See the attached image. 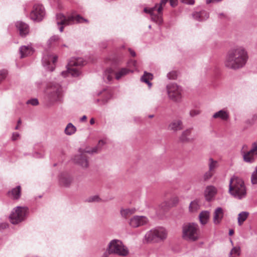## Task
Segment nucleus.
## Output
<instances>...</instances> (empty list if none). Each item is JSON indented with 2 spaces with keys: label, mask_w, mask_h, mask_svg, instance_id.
<instances>
[{
  "label": "nucleus",
  "mask_w": 257,
  "mask_h": 257,
  "mask_svg": "<svg viewBox=\"0 0 257 257\" xmlns=\"http://www.w3.org/2000/svg\"><path fill=\"white\" fill-rule=\"evenodd\" d=\"M76 131V128L72 123H69L64 131L65 134L68 136L74 134Z\"/></svg>",
  "instance_id": "obj_34"
},
{
  "label": "nucleus",
  "mask_w": 257,
  "mask_h": 257,
  "mask_svg": "<svg viewBox=\"0 0 257 257\" xmlns=\"http://www.w3.org/2000/svg\"><path fill=\"white\" fill-rule=\"evenodd\" d=\"M248 59V52L243 46H236L230 49L227 52L225 65L232 69H238L242 68Z\"/></svg>",
  "instance_id": "obj_1"
},
{
  "label": "nucleus",
  "mask_w": 257,
  "mask_h": 257,
  "mask_svg": "<svg viewBox=\"0 0 257 257\" xmlns=\"http://www.w3.org/2000/svg\"><path fill=\"white\" fill-rule=\"evenodd\" d=\"M254 152H251V150L245 153L242 151L241 154L243 156V160L247 163H252L255 160Z\"/></svg>",
  "instance_id": "obj_25"
},
{
  "label": "nucleus",
  "mask_w": 257,
  "mask_h": 257,
  "mask_svg": "<svg viewBox=\"0 0 257 257\" xmlns=\"http://www.w3.org/2000/svg\"><path fill=\"white\" fill-rule=\"evenodd\" d=\"M233 233H234V231H233V230L232 229L229 230V235H232L233 234Z\"/></svg>",
  "instance_id": "obj_57"
},
{
  "label": "nucleus",
  "mask_w": 257,
  "mask_h": 257,
  "mask_svg": "<svg viewBox=\"0 0 257 257\" xmlns=\"http://www.w3.org/2000/svg\"><path fill=\"white\" fill-rule=\"evenodd\" d=\"M27 104H31V105L33 106L37 105L39 104L38 100L36 98H33L30 99L27 101Z\"/></svg>",
  "instance_id": "obj_45"
},
{
  "label": "nucleus",
  "mask_w": 257,
  "mask_h": 257,
  "mask_svg": "<svg viewBox=\"0 0 257 257\" xmlns=\"http://www.w3.org/2000/svg\"><path fill=\"white\" fill-rule=\"evenodd\" d=\"M16 27L19 30L20 35L22 37H25L29 33V27L28 25L23 22H17Z\"/></svg>",
  "instance_id": "obj_19"
},
{
  "label": "nucleus",
  "mask_w": 257,
  "mask_h": 257,
  "mask_svg": "<svg viewBox=\"0 0 257 257\" xmlns=\"http://www.w3.org/2000/svg\"><path fill=\"white\" fill-rule=\"evenodd\" d=\"M65 74H66V72H62L61 73V74H62L63 76H64V77H65V76H65Z\"/></svg>",
  "instance_id": "obj_59"
},
{
  "label": "nucleus",
  "mask_w": 257,
  "mask_h": 257,
  "mask_svg": "<svg viewBox=\"0 0 257 257\" xmlns=\"http://www.w3.org/2000/svg\"><path fill=\"white\" fill-rule=\"evenodd\" d=\"M216 189L213 186H208L204 191V196L207 201H210L216 193Z\"/></svg>",
  "instance_id": "obj_21"
},
{
  "label": "nucleus",
  "mask_w": 257,
  "mask_h": 257,
  "mask_svg": "<svg viewBox=\"0 0 257 257\" xmlns=\"http://www.w3.org/2000/svg\"><path fill=\"white\" fill-rule=\"evenodd\" d=\"M20 137V135L18 133H13L12 137L13 141L17 140Z\"/></svg>",
  "instance_id": "obj_48"
},
{
  "label": "nucleus",
  "mask_w": 257,
  "mask_h": 257,
  "mask_svg": "<svg viewBox=\"0 0 257 257\" xmlns=\"http://www.w3.org/2000/svg\"><path fill=\"white\" fill-rule=\"evenodd\" d=\"M153 117H154V115H153V114H151V115H149V118H153Z\"/></svg>",
  "instance_id": "obj_60"
},
{
  "label": "nucleus",
  "mask_w": 257,
  "mask_h": 257,
  "mask_svg": "<svg viewBox=\"0 0 257 257\" xmlns=\"http://www.w3.org/2000/svg\"><path fill=\"white\" fill-rule=\"evenodd\" d=\"M228 193L238 200L245 198L247 192L244 181L235 175L231 177L229 180Z\"/></svg>",
  "instance_id": "obj_2"
},
{
  "label": "nucleus",
  "mask_w": 257,
  "mask_h": 257,
  "mask_svg": "<svg viewBox=\"0 0 257 257\" xmlns=\"http://www.w3.org/2000/svg\"><path fill=\"white\" fill-rule=\"evenodd\" d=\"M128 51L130 52V54L133 57H135L136 56V54L135 52L133 50H132V49L129 48L128 49Z\"/></svg>",
  "instance_id": "obj_52"
},
{
  "label": "nucleus",
  "mask_w": 257,
  "mask_h": 257,
  "mask_svg": "<svg viewBox=\"0 0 257 257\" xmlns=\"http://www.w3.org/2000/svg\"><path fill=\"white\" fill-rule=\"evenodd\" d=\"M240 253V248L239 246H235L232 248L231 250L229 257H235L238 256Z\"/></svg>",
  "instance_id": "obj_38"
},
{
  "label": "nucleus",
  "mask_w": 257,
  "mask_h": 257,
  "mask_svg": "<svg viewBox=\"0 0 257 257\" xmlns=\"http://www.w3.org/2000/svg\"><path fill=\"white\" fill-rule=\"evenodd\" d=\"M59 40V37L58 36H53L48 41L47 44L49 47L55 46L57 45Z\"/></svg>",
  "instance_id": "obj_37"
},
{
  "label": "nucleus",
  "mask_w": 257,
  "mask_h": 257,
  "mask_svg": "<svg viewBox=\"0 0 257 257\" xmlns=\"http://www.w3.org/2000/svg\"><path fill=\"white\" fill-rule=\"evenodd\" d=\"M177 75V72L176 71H172L167 74V77L169 79H175Z\"/></svg>",
  "instance_id": "obj_43"
},
{
  "label": "nucleus",
  "mask_w": 257,
  "mask_h": 257,
  "mask_svg": "<svg viewBox=\"0 0 257 257\" xmlns=\"http://www.w3.org/2000/svg\"><path fill=\"white\" fill-rule=\"evenodd\" d=\"M182 3L189 4L193 5L194 4V0H181Z\"/></svg>",
  "instance_id": "obj_49"
},
{
  "label": "nucleus",
  "mask_w": 257,
  "mask_h": 257,
  "mask_svg": "<svg viewBox=\"0 0 257 257\" xmlns=\"http://www.w3.org/2000/svg\"><path fill=\"white\" fill-rule=\"evenodd\" d=\"M110 250L113 254L120 256H126L129 254L128 248L122 241L117 239L111 240L108 244Z\"/></svg>",
  "instance_id": "obj_7"
},
{
  "label": "nucleus",
  "mask_w": 257,
  "mask_h": 257,
  "mask_svg": "<svg viewBox=\"0 0 257 257\" xmlns=\"http://www.w3.org/2000/svg\"><path fill=\"white\" fill-rule=\"evenodd\" d=\"M56 22L58 25H61L59 27V31L61 32L63 31V26L72 25L75 23H81L83 22L88 23V20L82 17L79 15L76 16H69L66 17L62 14H58L56 16Z\"/></svg>",
  "instance_id": "obj_5"
},
{
  "label": "nucleus",
  "mask_w": 257,
  "mask_h": 257,
  "mask_svg": "<svg viewBox=\"0 0 257 257\" xmlns=\"http://www.w3.org/2000/svg\"><path fill=\"white\" fill-rule=\"evenodd\" d=\"M47 98L49 105L62 101L63 91L61 86L55 82L51 83L46 91Z\"/></svg>",
  "instance_id": "obj_4"
},
{
  "label": "nucleus",
  "mask_w": 257,
  "mask_h": 257,
  "mask_svg": "<svg viewBox=\"0 0 257 257\" xmlns=\"http://www.w3.org/2000/svg\"><path fill=\"white\" fill-rule=\"evenodd\" d=\"M87 118V117L86 115H83L81 118H80V120L81 121H84L85 120H86Z\"/></svg>",
  "instance_id": "obj_54"
},
{
  "label": "nucleus",
  "mask_w": 257,
  "mask_h": 257,
  "mask_svg": "<svg viewBox=\"0 0 257 257\" xmlns=\"http://www.w3.org/2000/svg\"><path fill=\"white\" fill-rule=\"evenodd\" d=\"M148 221V218L145 216L135 215L130 219L128 223L131 227L137 228L147 224Z\"/></svg>",
  "instance_id": "obj_14"
},
{
  "label": "nucleus",
  "mask_w": 257,
  "mask_h": 257,
  "mask_svg": "<svg viewBox=\"0 0 257 257\" xmlns=\"http://www.w3.org/2000/svg\"><path fill=\"white\" fill-rule=\"evenodd\" d=\"M21 122H21V120L20 119H19V120H18V125H20V124H21Z\"/></svg>",
  "instance_id": "obj_58"
},
{
  "label": "nucleus",
  "mask_w": 257,
  "mask_h": 257,
  "mask_svg": "<svg viewBox=\"0 0 257 257\" xmlns=\"http://www.w3.org/2000/svg\"><path fill=\"white\" fill-rule=\"evenodd\" d=\"M111 94L110 93H108L106 98L102 100L103 103L107 102V101L111 98Z\"/></svg>",
  "instance_id": "obj_51"
},
{
  "label": "nucleus",
  "mask_w": 257,
  "mask_h": 257,
  "mask_svg": "<svg viewBox=\"0 0 257 257\" xmlns=\"http://www.w3.org/2000/svg\"><path fill=\"white\" fill-rule=\"evenodd\" d=\"M183 128V123L181 119H174L169 123L167 129L173 133L181 131Z\"/></svg>",
  "instance_id": "obj_16"
},
{
  "label": "nucleus",
  "mask_w": 257,
  "mask_h": 257,
  "mask_svg": "<svg viewBox=\"0 0 257 257\" xmlns=\"http://www.w3.org/2000/svg\"><path fill=\"white\" fill-rule=\"evenodd\" d=\"M210 213L208 211H203L200 212L199 218L200 223L204 225L207 223L209 218Z\"/></svg>",
  "instance_id": "obj_30"
},
{
  "label": "nucleus",
  "mask_w": 257,
  "mask_h": 257,
  "mask_svg": "<svg viewBox=\"0 0 257 257\" xmlns=\"http://www.w3.org/2000/svg\"><path fill=\"white\" fill-rule=\"evenodd\" d=\"M130 72V70L125 68H121L117 72H115L112 68H109L104 71L103 79L107 83L110 82L114 76L116 79L119 80L122 77L128 74Z\"/></svg>",
  "instance_id": "obj_8"
},
{
  "label": "nucleus",
  "mask_w": 257,
  "mask_h": 257,
  "mask_svg": "<svg viewBox=\"0 0 257 257\" xmlns=\"http://www.w3.org/2000/svg\"><path fill=\"white\" fill-rule=\"evenodd\" d=\"M110 249L108 245H107V246L106 249V251L103 253L102 257H108L110 254H113L112 252H111V251H109Z\"/></svg>",
  "instance_id": "obj_46"
},
{
  "label": "nucleus",
  "mask_w": 257,
  "mask_h": 257,
  "mask_svg": "<svg viewBox=\"0 0 257 257\" xmlns=\"http://www.w3.org/2000/svg\"><path fill=\"white\" fill-rule=\"evenodd\" d=\"M249 215V213L246 211H242L239 213L238 215V224L239 225H241L242 224L243 222L246 219L248 216Z\"/></svg>",
  "instance_id": "obj_35"
},
{
  "label": "nucleus",
  "mask_w": 257,
  "mask_h": 257,
  "mask_svg": "<svg viewBox=\"0 0 257 257\" xmlns=\"http://www.w3.org/2000/svg\"><path fill=\"white\" fill-rule=\"evenodd\" d=\"M193 17L198 21H202L207 20L209 18V13L205 11H201L193 13Z\"/></svg>",
  "instance_id": "obj_23"
},
{
  "label": "nucleus",
  "mask_w": 257,
  "mask_h": 257,
  "mask_svg": "<svg viewBox=\"0 0 257 257\" xmlns=\"http://www.w3.org/2000/svg\"><path fill=\"white\" fill-rule=\"evenodd\" d=\"M200 113V111L197 109L191 110L190 111V115L191 116L193 117L198 115Z\"/></svg>",
  "instance_id": "obj_47"
},
{
  "label": "nucleus",
  "mask_w": 257,
  "mask_h": 257,
  "mask_svg": "<svg viewBox=\"0 0 257 257\" xmlns=\"http://www.w3.org/2000/svg\"><path fill=\"white\" fill-rule=\"evenodd\" d=\"M85 62L81 58H72L68 64L67 71L73 77H77L80 75L81 72L79 68L76 66H81L85 65Z\"/></svg>",
  "instance_id": "obj_9"
},
{
  "label": "nucleus",
  "mask_w": 257,
  "mask_h": 257,
  "mask_svg": "<svg viewBox=\"0 0 257 257\" xmlns=\"http://www.w3.org/2000/svg\"><path fill=\"white\" fill-rule=\"evenodd\" d=\"M19 129V125H17L16 127H15V130H18Z\"/></svg>",
  "instance_id": "obj_61"
},
{
  "label": "nucleus",
  "mask_w": 257,
  "mask_h": 257,
  "mask_svg": "<svg viewBox=\"0 0 257 257\" xmlns=\"http://www.w3.org/2000/svg\"><path fill=\"white\" fill-rule=\"evenodd\" d=\"M7 75V71L5 70L0 71V83L5 79Z\"/></svg>",
  "instance_id": "obj_44"
},
{
  "label": "nucleus",
  "mask_w": 257,
  "mask_h": 257,
  "mask_svg": "<svg viewBox=\"0 0 257 257\" xmlns=\"http://www.w3.org/2000/svg\"><path fill=\"white\" fill-rule=\"evenodd\" d=\"M168 1L170 2V5L172 7H175L177 5V0H161L158 7L156 6L151 8H145L144 9V12L150 15L151 19L152 21L161 25L163 23L162 11L163 7Z\"/></svg>",
  "instance_id": "obj_3"
},
{
  "label": "nucleus",
  "mask_w": 257,
  "mask_h": 257,
  "mask_svg": "<svg viewBox=\"0 0 257 257\" xmlns=\"http://www.w3.org/2000/svg\"><path fill=\"white\" fill-rule=\"evenodd\" d=\"M251 182L252 185L257 184V166L251 176Z\"/></svg>",
  "instance_id": "obj_39"
},
{
  "label": "nucleus",
  "mask_w": 257,
  "mask_h": 257,
  "mask_svg": "<svg viewBox=\"0 0 257 257\" xmlns=\"http://www.w3.org/2000/svg\"><path fill=\"white\" fill-rule=\"evenodd\" d=\"M252 120H257V114H254L252 116Z\"/></svg>",
  "instance_id": "obj_55"
},
{
  "label": "nucleus",
  "mask_w": 257,
  "mask_h": 257,
  "mask_svg": "<svg viewBox=\"0 0 257 257\" xmlns=\"http://www.w3.org/2000/svg\"><path fill=\"white\" fill-rule=\"evenodd\" d=\"M136 209L134 208L121 209L120 210L121 216L126 219L130 216L135 213Z\"/></svg>",
  "instance_id": "obj_32"
},
{
  "label": "nucleus",
  "mask_w": 257,
  "mask_h": 257,
  "mask_svg": "<svg viewBox=\"0 0 257 257\" xmlns=\"http://www.w3.org/2000/svg\"><path fill=\"white\" fill-rule=\"evenodd\" d=\"M73 181V177L67 173H61L59 176V183L61 186L69 187Z\"/></svg>",
  "instance_id": "obj_17"
},
{
  "label": "nucleus",
  "mask_w": 257,
  "mask_h": 257,
  "mask_svg": "<svg viewBox=\"0 0 257 257\" xmlns=\"http://www.w3.org/2000/svg\"><path fill=\"white\" fill-rule=\"evenodd\" d=\"M219 15L221 16H222L223 15V14H220Z\"/></svg>",
  "instance_id": "obj_62"
},
{
  "label": "nucleus",
  "mask_w": 257,
  "mask_h": 257,
  "mask_svg": "<svg viewBox=\"0 0 257 257\" xmlns=\"http://www.w3.org/2000/svg\"><path fill=\"white\" fill-rule=\"evenodd\" d=\"M57 56H52L51 55H48L47 56L44 55L42 58V63L44 66H47L46 69L53 71L54 70L53 66H49L50 62L52 61L53 63H55L57 60Z\"/></svg>",
  "instance_id": "obj_18"
},
{
  "label": "nucleus",
  "mask_w": 257,
  "mask_h": 257,
  "mask_svg": "<svg viewBox=\"0 0 257 257\" xmlns=\"http://www.w3.org/2000/svg\"><path fill=\"white\" fill-rule=\"evenodd\" d=\"M212 117L214 118H220L222 120H226L229 117V113L226 110L221 109L215 112Z\"/></svg>",
  "instance_id": "obj_26"
},
{
  "label": "nucleus",
  "mask_w": 257,
  "mask_h": 257,
  "mask_svg": "<svg viewBox=\"0 0 257 257\" xmlns=\"http://www.w3.org/2000/svg\"><path fill=\"white\" fill-rule=\"evenodd\" d=\"M208 170L215 173L216 169L219 167V164L217 161L210 158L208 161Z\"/></svg>",
  "instance_id": "obj_28"
},
{
  "label": "nucleus",
  "mask_w": 257,
  "mask_h": 257,
  "mask_svg": "<svg viewBox=\"0 0 257 257\" xmlns=\"http://www.w3.org/2000/svg\"><path fill=\"white\" fill-rule=\"evenodd\" d=\"M214 174V173L208 170L203 176V179L204 181L209 180Z\"/></svg>",
  "instance_id": "obj_40"
},
{
  "label": "nucleus",
  "mask_w": 257,
  "mask_h": 257,
  "mask_svg": "<svg viewBox=\"0 0 257 257\" xmlns=\"http://www.w3.org/2000/svg\"><path fill=\"white\" fill-rule=\"evenodd\" d=\"M106 143L105 141L103 140H99L98 145L91 149L86 151L88 154H93L94 153H98L101 150V147Z\"/></svg>",
  "instance_id": "obj_29"
},
{
  "label": "nucleus",
  "mask_w": 257,
  "mask_h": 257,
  "mask_svg": "<svg viewBox=\"0 0 257 257\" xmlns=\"http://www.w3.org/2000/svg\"><path fill=\"white\" fill-rule=\"evenodd\" d=\"M224 212L221 207L216 208L213 213V221L215 224H218L221 221L223 217Z\"/></svg>",
  "instance_id": "obj_20"
},
{
  "label": "nucleus",
  "mask_w": 257,
  "mask_h": 257,
  "mask_svg": "<svg viewBox=\"0 0 257 257\" xmlns=\"http://www.w3.org/2000/svg\"><path fill=\"white\" fill-rule=\"evenodd\" d=\"M169 97L174 101H179L182 97V88L175 83L167 86Z\"/></svg>",
  "instance_id": "obj_11"
},
{
  "label": "nucleus",
  "mask_w": 257,
  "mask_h": 257,
  "mask_svg": "<svg viewBox=\"0 0 257 257\" xmlns=\"http://www.w3.org/2000/svg\"><path fill=\"white\" fill-rule=\"evenodd\" d=\"M128 65L130 66H133L134 67H136L137 65V61L133 60H131L128 62Z\"/></svg>",
  "instance_id": "obj_50"
},
{
  "label": "nucleus",
  "mask_w": 257,
  "mask_h": 257,
  "mask_svg": "<svg viewBox=\"0 0 257 257\" xmlns=\"http://www.w3.org/2000/svg\"><path fill=\"white\" fill-rule=\"evenodd\" d=\"M34 157H37V158H40V157H43V155H41V154H39L37 152H35L34 155H33Z\"/></svg>",
  "instance_id": "obj_53"
},
{
  "label": "nucleus",
  "mask_w": 257,
  "mask_h": 257,
  "mask_svg": "<svg viewBox=\"0 0 257 257\" xmlns=\"http://www.w3.org/2000/svg\"><path fill=\"white\" fill-rule=\"evenodd\" d=\"M95 122V120L94 119V118H92L90 120V123L91 124H93Z\"/></svg>",
  "instance_id": "obj_56"
},
{
  "label": "nucleus",
  "mask_w": 257,
  "mask_h": 257,
  "mask_svg": "<svg viewBox=\"0 0 257 257\" xmlns=\"http://www.w3.org/2000/svg\"><path fill=\"white\" fill-rule=\"evenodd\" d=\"M152 79L153 75L151 73L145 72L144 75L142 76L141 80L142 81L148 84L149 87H151L152 84L150 82L149 80H151Z\"/></svg>",
  "instance_id": "obj_33"
},
{
  "label": "nucleus",
  "mask_w": 257,
  "mask_h": 257,
  "mask_svg": "<svg viewBox=\"0 0 257 257\" xmlns=\"http://www.w3.org/2000/svg\"><path fill=\"white\" fill-rule=\"evenodd\" d=\"M27 208L18 206L15 208L10 215L11 222L13 224H18L23 221L26 215Z\"/></svg>",
  "instance_id": "obj_10"
},
{
  "label": "nucleus",
  "mask_w": 257,
  "mask_h": 257,
  "mask_svg": "<svg viewBox=\"0 0 257 257\" xmlns=\"http://www.w3.org/2000/svg\"><path fill=\"white\" fill-rule=\"evenodd\" d=\"M155 228L148 231L145 235V240L149 242L152 241H157Z\"/></svg>",
  "instance_id": "obj_27"
},
{
  "label": "nucleus",
  "mask_w": 257,
  "mask_h": 257,
  "mask_svg": "<svg viewBox=\"0 0 257 257\" xmlns=\"http://www.w3.org/2000/svg\"><path fill=\"white\" fill-rule=\"evenodd\" d=\"M155 231L157 235V241L159 240H164L167 238V232L165 228L163 227L156 228Z\"/></svg>",
  "instance_id": "obj_24"
},
{
  "label": "nucleus",
  "mask_w": 257,
  "mask_h": 257,
  "mask_svg": "<svg viewBox=\"0 0 257 257\" xmlns=\"http://www.w3.org/2000/svg\"><path fill=\"white\" fill-rule=\"evenodd\" d=\"M193 127H189L183 131L179 137V142L181 143H189L195 139Z\"/></svg>",
  "instance_id": "obj_13"
},
{
  "label": "nucleus",
  "mask_w": 257,
  "mask_h": 257,
  "mask_svg": "<svg viewBox=\"0 0 257 257\" xmlns=\"http://www.w3.org/2000/svg\"><path fill=\"white\" fill-rule=\"evenodd\" d=\"M19 52L21 58H24L32 55L34 52V49L30 45L23 46L20 48Z\"/></svg>",
  "instance_id": "obj_22"
},
{
  "label": "nucleus",
  "mask_w": 257,
  "mask_h": 257,
  "mask_svg": "<svg viewBox=\"0 0 257 257\" xmlns=\"http://www.w3.org/2000/svg\"><path fill=\"white\" fill-rule=\"evenodd\" d=\"M45 15L44 7L40 4H35L30 14L31 18L34 21L40 22L42 20Z\"/></svg>",
  "instance_id": "obj_12"
},
{
  "label": "nucleus",
  "mask_w": 257,
  "mask_h": 257,
  "mask_svg": "<svg viewBox=\"0 0 257 257\" xmlns=\"http://www.w3.org/2000/svg\"><path fill=\"white\" fill-rule=\"evenodd\" d=\"M89 150L86 149L83 151L80 150V154L74 157V160L75 162L82 168H87L89 166V162L86 155V153H88L86 151Z\"/></svg>",
  "instance_id": "obj_15"
},
{
  "label": "nucleus",
  "mask_w": 257,
  "mask_h": 257,
  "mask_svg": "<svg viewBox=\"0 0 257 257\" xmlns=\"http://www.w3.org/2000/svg\"><path fill=\"white\" fill-rule=\"evenodd\" d=\"M179 202V198L177 196L172 197L170 200V203L169 204V206H174L178 204Z\"/></svg>",
  "instance_id": "obj_42"
},
{
  "label": "nucleus",
  "mask_w": 257,
  "mask_h": 257,
  "mask_svg": "<svg viewBox=\"0 0 257 257\" xmlns=\"http://www.w3.org/2000/svg\"><path fill=\"white\" fill-rule=\"evenodd\" d=\"M8 193L9 196H12L14 199H19L21 196V186H17L13 188L11 191H9Z\"/></svg>",
  "instance_id": "obj_31"
},
{
  "label": "nucleus",
  "mask_w": 257,
  "mask_h": 257,
  "mask_svg": "<svg viewBox=\"0 0 257 257\" xmlns=\"http://www.w3.org/2000/svg\"><path fill=\"white\" fill-rule=\"evenodd\" d=\"M86 201L88 202H98L101 201L100 198L98 195H94L89 197L86 200Z\"/></svg>",
  "instance_id": "obj_41"
},
{
  "label": "nucleus",
  "mask_w": 257,
  "mask_h": 257,
  "mask_svg": "<svg viewBox=\"0 0 257 257\" xmlns=\"http://www.w3.org/2000/svg\"><path fill=\"white\" fill-rule=\"evenodd\" d=\"M182 237L188 241H195L199 238L198 225L194 223L184 224L182 227Z\"/></svg>",
  "instance_id": "obj_6"
},
{
  "label": "nucleus",
  "mask_w": 257,
  "mask_h": 257,
  "mask_svg": "<svg viewBox=\"0 0 257 257\" xmlns=\"http://www.w3.org/2000/svg\"><path fill=\"white\" fill-rule=\"evenodd\" d=\"M200 206L197 200H195L191 202L189 205V210L191 212H195L199 209Z\"/></svg>",
  "instance_id": "obj_36"
}]
</instances>
